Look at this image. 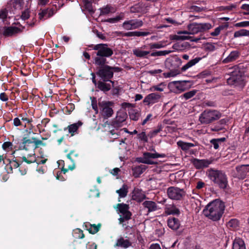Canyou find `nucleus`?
Wrapping results in <instances>:
<instances>
[{"label": "nucleus", "mask_w": 249, "mask_h": 249, "mask_svg": "<svg viewBox=\"0 0 249 249\" xmlns=\"http://www.w3.org/2000/svg\"><path fill=\"white\" fill-rule=\"evenodd\" d=\"M145 207L147 208L149 211L156 210V203L152 201H146L143 203Z\"/></svg>", "instance_id": "37998d69"}, {"label": "nucleus", "mask_w": 249, "mask_h": 249, "mask_svg": "<svg viewBox=\"0 0 249 249\" xmlns=\"http://www.w3.org/2000/svg\"><path fill=\"white\" fill-rule=\"evenodd\" d=\"M133 53L137 57H144L149 53L148 51H142L140 49H135L133 51Z\"/></svg>", "instance_id": "ea45409f"}, {"label": "nucleus", "mask_w": 249, "mask_h": 249, "mask_svg": "<svg viewBox=\"0 0 249 249\" xmlns=\"http://www.w3.org/2000/svg\"><path fill=\"white\" fill-rule=\"evenodd\" d=\"M13 123L15 126H18L20 125H21V123L20 122V120L18 118H14L13 120Z\"/></svg>", "instance_id": "774afa93"}, {"label": "nucleus", "mask_w": 249, "mask_h": 249, "mask_svg": "<svg viewBox=\"0 0 249 249\" xmlns=\"http://www.w3.org/2000/svg\"><path fill=\"white\" fill-rule=\"evenodd\" d=\"M155 158L156 153L145 152L143 154V157L138 158V160L142 163L151 164L155 163L154 162L152 161V160Z\"/></svg>", "instance_id": "a211bd4d"}, {"label": "nucleus", "mask_w": 249, "mask_h": 249, "mask_svg": "<svg viewBox=\"0 0 249 249\" xmlns=\"http://www.w3.org/2000/svg\"><path fill=\"white\" fill-rule=\"evenodd\" d=\"M110 12V8L107 6L106 7L103 8L101 10L100 15H107Z\"/></svg>", "instance_id": "052dcab7"}, {"label": "nucleus", "mask_w": 249, "mask_h": 249, "mask_svg": "<svg viewBox=\"0 0 249 249\" xmlns=\"http://www.w3.org/2000/svg\"><path fill=\"white\" fill-rule=\"evenodd\" d=\"M227 226L233 229H236L239 226V221L235 219H231L228 222Z\"/></svg>", "instance_id": "a19ab883"}, {"label": "nucleus", "mask_w": 249, "mask_h": 249, "mask_svg": "<svg viewBox=\"0 0 249 249\" xmlns=\"http://www.w3.org/2000/svg\"><path fill=\"white\" fill-rule=\"evenodd\" d=\"M167 89L166 84L164 83H161L157 86V91H164V90Z\"/></svg>", "instance_id": "bf43d9fd"}, {"label": "nucleus", "mask_w": 249, "mask_h": 249, "mask_svg": "<svg viewBox=\"0 0 249 249\" xmlns=\"http://www.w3.org/2000/svg\"><path fill=\"white\" fill-rule=\"evenodd\" d=\"M132 199L137 202H141L145 198V196L141 189L135 188L132 193Z\"/></svg>", "instance_id": "412c9836"}, {"label": "nucleus", "mask_w": 249, "mask_h": 249, "mask_svg": "<svg viewBox=\"0 0 249 249\" xmlns=\"http://www.w3.org/2000/svg\"><path fill=\"white\" fill-rule=\"evenodd\" d=\"M32 140L34 142V150L38 148L39 145H42L45 146V143H43L42 141L37 140L35 137H33Z\"/></svg>", "instance_id": "de8ad7c7"}, {"label": "nucleus", "mask_w": 249, "mask_h": 249, "mask_svg": "<svg viewBox=\"0 0 249 249\" xmlns=\"http://www.w3.org/2000/svg\"><path fill=\"white\" fill-rule=\"evenodd\" d=\"M48 13V9L43 10L41 12L39 13V18L40 20L42 19Z\"/></svg>", "instance_id": "69168bd1"}, {"label": "nucleus", "mask_w": 249, "mask_h": 249, "mask_svg": "<svg viewBox=\"0 0 249 249\" xmlns=\"http://www.w3.org/2000/svg\"><path fill=\"white\" fill-rule=\"evenodd\" d=\"M225 207L223 202L219 199H215L206 205L203 210V214L209 219L216 221L221 217Z\"/></svg>", "instance_id": "f257e3e1"}, {"label": "nucleus", "mask_w": 249, "mask_h": 249, "mask_svg": "<svg viewBox=\"0 0 249 249\" xmlns=\"http://www.w3.org/2000/svg\"><path fill=\"white\" fill-rule=\"evenodd\" d=\"M82 123L81 121H78L76 123H74L68 125L67 127L64 128V130L68 129L69 133L71 134V136H73L75 134H78V130L80 126L82 125Z\"/></svg>", "instance_id": "4be33fe9"}, {"label": "nucleus", "mask_w": 249, "mask_h": 249, "mask_svg": "<svg viewBox=\"0 0 249 249\" xmlns=\"http://www.w3.org/2000/svg\"><path fill=\"white\" fill-rule=\"evenodd\" d=\"M149 34V32L133 31L134 36H144Z\"/></svg>", "instance_id": "3c124183"}, {"label": "nucleus", "mask_w": 249, "mask_h": 249, "mask_svg": "<svg viewBox=\"0 0 249 249\" xmlns=\"http://www.w3.org/2000/svg\"><path fill=\"white\" fill-rule=\"evenodd\" d=\"M232 249H246L244 241L240 238H236L232 244Z\"/></svg>", "instance_id": "c756f323"}, {"label": "nucleus", "mask_w": 249, "mask_h": 249, "mask_svg": "<svg viewBox=\"0 0 249 249\" xmlns=\"http://www.w3.org/2000/svg\"><path fill=\"white\" fill-rule=\"evenodd\" d=\"M196 92V90L193 89L190 91L185 92L182 95V96L185 99L188 100L195 96Z\"/></svg>", "instance_id": "49530a36"}, {"label": "nucleus", "mask_w": 249, "mask_h": 249, "mask_svg": "<svg viewBox=\"0 0 249 249\" xmlns=\"http://www.w3.org/2000/svg\"><path fill=\"white\" fill-rule=\"evenodd\" d=\"M236 6L235 4H231L226 6H222L218 7V10L220 11L224 10L231 11L235 9Z\"/></svg>", "instance_id": "a18cd8bd"}, {"label": "nucleus", "mask_w": 249, "mask_h": 249, "mask_svg": "<svg viewBox=\"0 0 249 249\" xmlns=\"http://www.w3.org/2000/svg\"><path fill=\"white\" fill-rule=\"evenodd\" d=\"M234 177L239 179H244L249 173V164H244L236 167Z\"/></svg>", "instance_id": "ddd939ff"}, {"label": "nucleus", "mask_w": 249, "mask_h": 249, "mask_svg": "<svg viewBox=\"0 0 249 249\" xmlns=\"http://www.w3.org/2000/svg\"><path fill=\"white\" fill-rule=\"evenodd\" d=\"M98 105L104 118H108L112 116L113 114L112 107L114 106L112 101H99Z\"/></svg>", "instance_id": "1a4fd4ad"}, {"label": "nucleus", "mask_w": 249, "mask_h": 249, "mask_svg": "<svg viewBox=\"0 0 249 249\" xmlns=\"http://www.w3.org/2000/svg\"><path fill=\"white\" fill-rule=\"evenodd\" d=\"M172 39L176 40H189L192 37L189 36L188 31H178L176 35L172 36Z\"/></svg>", "instance_id": "5701e85b"}, {"label": "nucleus", "mask_w": 249, "mask_h": 249, "mask_svg": "<svg viewBox=\"0 0 249 249\" xmlns=\"http://www.w3.org/2000/svg\"><path fill=\"white\" fill-rule=\"evenodd\" d=\"M89 47L96 51V56L94 58L95 65H103L107 64V57H109L113 54V50L108 47L107 44L100 43L96 45H91Z\"/></svg>", "instance_id": "f03ea898"}, {"label": "nucleus", "mask_w": 249, "mask_h": 249, "mask_svg": "<svg viewBox=\"0 0 249 249\" xmlns=\"http://www.w3.org/2000/svg\"><path fill=\"white\" fill-rule=\"evenodd\" d=\"M124 18V16L123 14H120V15L116 16L115 18H109L106 20V22L110 23H116L118 21H119L121 19H123Z\"/></svg>", "instance_id": "79ce46f5"}, {"label": "nucleus", "mask_w": 249, "mask_h": 249, "mask_svg": "<svg viewBox=\"0 0 249 249\" xmlns=\"http://www.w3.org/2000/svg\"><path fill=\"white\" fill-rule=\"evenodd\" d=\"M72 155H73V157L76 159L78 158L79 156V153L74 150H71L70 153L67 155V158L72 162V164L69 166V168L70 170H73L75 168V160L72 158Z\"/></svg>", "instance_id": "a878e982"}, {"label": "nucleus", "mask_w": 249, "mask_h": 249, "mask_svg": "<svg viewBox=\"0 0 249 249\" xmlns=\"http://www.w3.org/2000/svg\"><path fill=\"white\" fill-rule=\"evenodd\" d=\"M91 106L92 109L95 111L96 113H97L98 111V106L97 104L96 99L94 97H93L91 100Z\"/></svg>", "instance_id": "5fc2aeb1"}, {"label": "nucleus", "mask_w": 249, "mask_h": 249, "mask_svg": "<svg viewBox=\"0 0 249 249\" xmlns=\"http://www.w3.org/2000/svg\"><path fill=\"white\" fill-rule=\"evenodd\" d=\"M167 193L169 198L174 200H180L185 196V192L183 189L176 187L168 188Z\"/></svg>", "instance_id": "9d476101"}, {"label": "nucleus", "mask_w": 249, "mask_h": 249, "mask_svg": "<svg viewBox=\"0 0 249 249\" xmlns=\"http://www.w3.org/2000/svg\"><path fill=\"white\" fill-rule=\"evenodd\" d=\"M131 216L132 215H130L129 214V215H128V214L123 215V217H121L119 218L120 223H122L124 222L125 221L130 219L131 218Z\"/></svg>", "instance_id": "4d7b16f0"}, {"label": "nucleus", "mask_w": 249, "mask_h": 249, "mask_svg": "<svg viewBox=\"0 0 249 249\" xmlns=\"http://www.w3.org/2000/svg\"><path fill=\"white\" fill-rule=\"evenodd\" d=\"M235 26L237 27H243L249 26V21H244L238 22L235 24Z\"/></svg>", "instance_id": "6e6d98bb"}, {"label": "nucleus", "mask_w": 249, "mask_h": 249, "mask_svg": "<svg viewBox=\"0 0 249 249\" xmlns=\"http://www.w3.org/2000/svg\"><path fill=\"white\" fill-rule=\"evenodd\" d=\"M186 83L184 81H173L168 85L170 90L174 93H180L185 90Z\"/></svg>", "instance_id": "f8f14e48"}, {"label": "nucleus", "mask_w": 249, "mask_h": 249, "mask_svg": "<svg viewBox=\"0 0 249 249\" xmlns=\"http://www.w3.org/2000/svg\"><path fill=\"white\" fill-rule=\"evenodd\" d=\"M143 25V22L141 20L135 19L125 21L122 25V27L127 30L137 29Z\"/></svg>", "instance_id": "9b49d317"}, {"label": "nucleus", "mask_w": 249, "mask_h": 249, "mask_svg": "<svg viewBox=\"0 0 249 249\" xmlns=\"http://www.w3.org/2000/svg\"><path fill=\"white\" fill-rule=\"evenodd\" d=\"M127 117V115L125 112H118L115 120L112 121L111 125L114 127H119L122 126V123L124 122Z\"/></svg>", "instance_id": "4468645a"}, {"label": "nucleus", "mask_w": 249, "mask_h": 249, "mask_svg": "<svg viewBox=\"0 0 249 249\" xmlns=\"http://www.w3.org/2000/svg\"><path fill=\"white\" fill-rule=\"evenodd\" d=\"M219 142H219L216 139H213L211 141V143L213 145V148L215 149H217L219 148Z\"/></svg>", "instance_id": "680f3d73"}, {"label": "nucleus", "mask_w": 249, "mask_h": 249, "mask_svg": "<svg viewBox=\"0 0 249 249\" xmlns=\"http://www.w3.org/2000/svg\"><path fill=\"white\" fill-rule=\"evenodd\" d=\"M21 159L22 160L21 161H22V162L24 161L27 164H31L36 162V157H33L30 154H29L28 155L27 158H26L25 156H23L21 157Z\"/></svg>", "instance_id": "4c0bfd02"}, {"label": "nucleus", "mask_w": 249, "mask_h": 249, "mask_svg": "<svg viewBox=\"0 0 249 249\" xmlns=\"http://www.w3.org/2000/svg\"><path fill=\"white\" fill-rule=\"evenodd\" d=\"M231 70L230 72V77L227 79L228 83L229 85L239 87L240 88H243L245 84L242 72L237 66H234L231 69Z\"/></svg>", "instance_id": "39448f33"}, {"label": "nucleus", "mask_w": 249, "mask_h": 249, "mask_svg": "<svg viewBox=\"0 0 249 249\" xmlns=\"http://www.w3.org/2000/svg\"><path fill=\"white\" fill-rule=\"evenodd\" d=\"M178 145L183 150H188L190 148L195 146L192 143L186 142L181 141L178 142Z\"/></svg>", "instance_id": "c9c22d12"}, {"label": "nucleus", "mask_w": 249, "mask_h": 249, "mask_svg": "<svg viewBox=\"0 0 249 249\" xmlns=\"http://www.w3.org/2000/svg\"><path fill=\"white\" fill-rule=\"evenodd\" d=\"M222 116L221 113L215 109H205L199 115V121L201 124H208L218 120Z\"/></svg>", "instance_id": "20e7f679"}, {"label": "nucleus", "mask_w": 249, "mask_h": 249, "mask_svg": "<svg viewBox=\"0 0 249 249\" xmlns=\"http://www.w3.org/2000/svg\"><path fill=\"white\" fill-rule=\"evenodd\" d=\"M113 86L114 85H112L111 83L109 82V81H107L105 79H101L98 81V84L96 88L99 90L106 93L109 91Z\"/></svg>", "instance_id": "dca6fc26"}, {"label": "nucleus", "mask_w": 249, "mask_h": 249, "mask_svg": "<svg viewBox=\"0 0 249 249\" xmlns=\"http://www.w3.org/2000/svg\"><path fill=\"white\" fill-rule=\"evenodd\" d=\"M179 72L178 71H170V72H167V73H164V76L166 78L170 77H175L177 75L179 74Z\"/></svg>", "instance_id": "8fccbe9b"}, {"label": "nucleus", "mask_w": 249, "mask_h": 249, "mask_svg": "<svg viewBox=\"0 0 249 249\" xmlns=\"http://www.w3.org/2000/svg\"><path fill=\"white\" fill-rule=\"evenodd\" d=\"M143 168L141 166H138L135 168L133 170V175L135 177H138L141 175L144 171Z\"/></svg>", "instance_id": "09e8293b"}, {"label": "nucleus", "mask_w": 249, "mask_h": 249, "mask_svg": "<svg viewBox=\"0 0 249 249\" xmlns=\"http://www.w3.org/2000/svg\"><path fill=\"white\" fill-rule=\"evenodd\" d=\"M165 213L168 214H177L178 215L180 213V211L174 205H170L165 209Z\"/></svg>", "instance_id": "2f4dec72"}, {"label": "nucleus", "mask_w": 249, "mask_h": 249, "mask_svg": "<svg viewBox=\"0 0 249 249\" xmlns=\"http://www.w3.org/2000/svg\"><path fill=\"white\" fill-rule=\"evenodd\" d=\"M117 211H118L123 215L128 214L132 215V213L129 211V205L124 203H118L116 207Z\"/></svg>", "instance_id": "393cba45"}, {"label": "nucleus", "mask_w": 249, "mask_h": 249, "mask_svg": "<svg viewBox=\"0 0 249 249\" xmlns=\"http://www.w3.org/2000/svg\"><path fill=\"white\" fill-rule=\"evenodd\" d=\"M13 144L10 142H3L2 145V147L4 150H7L9 149H12Z\"/></svg>", "instance_id": "603ef678"}, {"label": "nucleus", "mask_w": 249, "mask_h": 249, "mask_svg": "<svg viewBox=\"0 0 249 249\" xmlns=\"http://www.w3.org/2000/svg\"><path fill=\"white\" fill-rule=\"evenodd\" d=\"M113 88L111 90L112 94L113 95H118L119 93L120 89L118 87H114V86H113Z\"/></svg>", "instance_id": "338daca9"}, {"label": "nucleus", "mask_w": 249, "mask_h": 249, "mask_svg": "<svg viewBox=\"0 0 249 249\" xmlns=\"http://www.w3.org/2000/svg\"><path fill=\"white\" fill-rule=\"evenodd\" d=\"M19 149L26 151H29L31 149L34 150V142L32 138L30 139L27 137H24L22 143L19 145Z\"/></svg>", "instance_id": "6ab92c4d"}, {"label": "nucleus", "mask_w": 249, "mask_h": 249, "mask_svg": "<svg viewBox=\"0 0 249 249\" xmlns=\"http://www.w3.org/2000/svg\"><path fill=\"white\" fill-rule=\"evenodd\" d=\"M24 28V27H22V29L15 26L5 27L3 35L6 37L12 36L22 32Z\"/></svg>", "instance_id": "f3484780"}, {"label": "nucleus", "mask_w": 249, "mask_h": 249, "mask_svg": "<svg viewBox=\"0 0 249 249\" xmlns=\"http://www.w3.org/2000/svg\"><path fill=\"white\" fill-rule=\"evenodd\" d=\"M241 8L245 11L243 12V14L245 15H249V4H243Z\"/></svg>", "instance_id": "13d9d810"}, {"label": "nucleus", "mask_w": 249, "mask_h": 249, "mask_svg": "<svg viewBox=\"0 0 249 249\" xmlns=\"http://www.w3.org/2000/svg\"><path fill=\"white\" fill-rule=\"evenodd\" d=\"M17 151L15 150L12 153V155L14 156V158L12 160L8 159L7 163L5 166V169L7 170L8 174L13 173V168H17L20 167L19 168V171L20 172L21 175H25L26 174L27 172V168H23L21 166L22 164V161H19L17 158L15 157L14 155L16 154Z\"/></svg>", "instance_id": "0eeeda50"}, {"label": "nucleus", "mask_w": 249, "mask_h": 249, "mask_svg": "<svg viewBox=\"0 0 249 249\" xmlns=\"http://www.w3.org/2000/svg\"><path fill=\"white\" fill-rule=\"evenodd\" d=\"M207 175L216 186L222 189L227 188L228 185V178L224 172L210 168L207 170Z\"/></svg>", "instance_id": "7ed1b4c3"}, {"label": "nucleus", "mask_w": 249, "mask_h": 249, "mask_svg": "<svg viewBox=\"0 0 249 249\" xmlns=\"http://www.w3.org/2000/svg\"><path fill=\"white\" fill-rule=\"evenodd\" d=\"M146 7L143 2H139L130 7L131 13L143 14L146 12Z\"/></svg>", "instance_id": "aec40b11"}, {"label": "nucleus", "mask_w": 249, "mask_h": 249, "mask_svg": "<svg viewBox=\"0 0 249 249\" xmlns=\"http://www.w3.org/2000/svg\"><path fill=\"white\" fill-rule=\"evenodd\" d=\"M110 69L111 71H112L113 73V75H114V72H118L122 71V69L121 68L115 66H110Z\"/></svg>", "instance_id": "e2e57ef3"}, {"label": "nucleus", "mask_w": 249, "mask_h": 249, "mask_svg": "<svg viewBox=\"0 0 249 249\" xmlns=\"http://www.w3.org/2000/svg\"><path fill=\"white\" fill-rule=\"evenodd\" d=\"M168 227L174 230H178L180 226V222L179 220L175 217L169 218L167 222Z\"/></svg>", "instance_id": "cd10ccee"}, {"label": "nucleus", "mask_w": 249, "mask_h": 249, "mask_svg": "<svg viewBox=\"0 0 249 249\" xmlns=\"http://www.w3.org/2000/svg\"><path fill=\"white\" fill-rule=\"evenodd\" d=\"M156 101V93H152L146 96L143 100V103L147 105L154 104Z\"/></svg>", "instance_id": "473e14b6"}, {"label": "nucleus", "mask_w": 249, "mask_h": 249, "mask_svg": "<svg viewBox=\"0 0 249 249\" xmlns=\"http://www.w3.org/2000/svg\"><path fill=\"white\" fill-rule=\"evenodd\" d=\"M116 245L118 247L127 248L131 245V243L128 240L121 237L117 240Z\"/></svg>", "instance_id": "7c9ffc66"}, {"label": "nucleus", "mask_w": 249, "mask_h": 249, "mask_svg": "<svg viewBox=\"0 0 249 249\" xmlns=\"http://www.w3.org/2000/svg\"><path fill=\"white\" fill-rule=\"evenodd\" d=\"M212 28V25L209 23H197L194 22L189 24L187 26L189 35H195L199 33L203 32Z\"/></svg>", "instance_id": "6e6552de"}, {"label": "nucleus", "mask_w": 249, "mask_h": 249, "mask_svg": "<svg viewBox=\"0 0 249 249\" xmlns=\"http://www.w3.org/2000/svg\"><path fill=\"white\" fill-rule=\"evenodd\" d=\"M84 6L86 9H87L89 13L93 14L95 12V10L93 9L92 3L90 1L87 0L85 1Z\"/></svg>", "instance_id": "c03bdc74"}, {"label": "nucleus", "mask_w": 249, "mask_h": 249, "mask_svg": "<svg viewBox=\"0 0 249 249\" xmlns=\"http://www.w3.org/2000/svg\"><path fill=\"white\" fill-rule=\"evenodd\" d=\"M140 113L137 109L132 108L129 111V116L130 119L134 121L138 120L140 117Z\"/></svg>", "instance_id": "f704fd0d"}, {"label": "nucleus", "mask_w": 249, "mask_h": 249, "mask_svg": "<svg viewBox=\"0 0 249 249\" xmlns=\"http://www.w3.org/2000/svg\"><path fill=\"white\" fill-rule=\"evenodd\" d=\"M156 135V129L153 130L146 136L145 132H142L139 133L137 137L138 138L144 142H148V139H151Z\"/></svg>", "instance_id": "bb28decb"}, {"label": "nucleus", "mask_w": 249, "mask_h": 249, "mask_svg": "<svg viewBox=\"0 0 249 249\" xmlns=\"http://www.w3.org/2000/svg\"><path fill=\"white\" fill-rule=\"evenodd\" d=\"M85 230L89 231V233L94 234L97 233L100 229L101 224L99 223L97 225L95 224H91L89 222H86L84 223Z\"/></svg>", "instance_id": "b1692460"}, {"label": "nucleus", "mask_w": 249, "mask_h": 249, "mask_svg": "<svg viewBox=\"0 0 249 249\" xmlns=\"http://www.w3.org/2000/svg\"><path fill=\"white\" fill-rule=\"evenodd\" d=\"M96 65L98 66L96 74L100 77L101 79L109 81V82L111 83L112 85H114V81L111 80L113 76V73L112 71H111L110 66L107 65V64Z\"/></svg>", "instance_id": "423d86ee"}, {"label": "nucleus", "mask_w": 249, "mask_h": 249, "mask_svg": "<svg viewBox=\"0 0 249 249\" xmlns=\"http://www.w3.org/2000/svg\"><path fill=\"white\" fill-rule=\"evenodd\" d=\"M191 162L196 169H201L208 167L212 163V161L208 159L199 160L194 159L192 160Z\"/></svg>", "instance_id": "2eb2a0df"}, {"label": "nucleus", "mask_w": 249, "mask_h": 249, "mask_svg": "<svg viewBox=\"0 0 249 249\" xmlns=\"http://www.w3.org/2000/svg\"><path fill=\"white\" fill-rule=\"evenodd\" d=\"M127 189V185L124 184L121 188L116 191V193L119 194L120 197H124L127 196L128 193Z\"/></svg>", "instance_id": "e433bc0d"}, {"label": "nucleus", "mask_w": 249, "mask_h": 249, "mask_svg": "<svg viewBox=\"0 0 249 249\" xmlns=\"http://www.w3.org/2000/svg\"><path fill=\"white\" fill-rule=\"evenodd\" d=\"M200 60V58H196L194 59L191 60L186 64H185L182 67V68H181L182 71H186L189 68L194 66L195 64H196L197 63H198Z\"/></svg>", "instance_id": "72a5a7b5"}, {"label": "nucleus", "mask_w": 249, "mask_h": 249, "mask_svg": "<svg viewBox=\"0 0 249 249\" xmlns=\"http://www.w3.org/2000/svg\"><path fill=\"white\" fill-rule=\"evenodd\" d=\"M239 56V53L237 51H232L230 54L225 58L223 62L224 63H227L231 62H232L236 60Z\"/></svg>", "instance_id": "c85d7f7f"}, {"label": "nucleus", "mask_w": 249, "mask_h": 249, "mask_svg": "<svg viewBox=\"0 0 249 249\" xmlns=\"http://www.w3.org/2000/svg\"><path fill=\"white\" fill-rule=\"evenodd\" d=\"M0 100L2 101H7L8 100V97L5 92H2L0 94Z\"/></svg>", "instance_id": "0e129e2a"}, {"label": "nucleus", "mask_w": 249, "mask_h": 249, "mask_svg": "<svg viewBox=\"0 0 249 249\" xmlns=\"http://www.w3.org/2000/svg\"><path fill=\"white\" fill-rule=\"evenodd\" d=\"M244 36H249V30L241 29L234 33V37L235 38Z\"/></svg>", "instance_id": "58836bf2"}, {"label": "nucleus", "mask_w": 249, "mask_h": 249, "mask_svg": "<svg viewBox=\"0 0 249 249\" xmlns=\"http://www.w3.org/2000/svg\"><path fill=\"white\" fill-rule=\"evenodd\" d=\"M223 29L222 26H220L214 29L213 32L211 33V35L212 36H217L219 35L221 31Z\"/></svg>", "instance_id": "864d4df0"}]
</instances>
